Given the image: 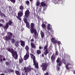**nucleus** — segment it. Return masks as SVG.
I'll use <instances>...</instances> for the list:
<instances>
[{"instance_id":"2f4dec72","label":"nucleus","mask_w":75,"mask_h":75,"mask_svg":"<svg viewBox=\"0 0 75 75\" xmlns=\"http://www.w3.org/2000/svg\"><path fill=\"white\" fill-rule=\"evenodd\" d=\"M11 40L12 41L11 42L12 43H14V42H16V40H15L14 39L12 38Z\"/></svg>"},{"instance_id":"680f3d73","label":"nucleus","mask_w":75,"mask_h":75,"mask_svg":"<svg viewBox=\"0 0 75 75\" xmlns=\"http://www.w3.org/2000/svg\"><path fill=\"white\" fill-rule=\"evenodd\" d=\"M36 75H38V74H36Z\"/></svg>"},{"instance_id":"4c0bfd02","label":"nucleus","mask_w":75,"mask_h":75,"mask_svg":"<svg viewBox=\"0 0 75 75\" xmlns=\"http://www.w3.org/2000/svg\"><path fill=\"white\" fill-rule=\"evenodd\" d=\"M36 4L37 6H39V5L40 4V2L39 1L37 2Z\"/></svg>"},{"instance_id":"0eeeda50","label":"nucleus","mask_w":75,"mask_h":75,"mask_svg":"<svg viewBox=\"0 0 75 75\" xmlns=\"http://www.w3.org/2000/svg\"><path fill=\"white\" fill-rule=\"evenodd\" d=\"M23 15V11H22L21 12H19L18 13V16H16V17L19 20L21 21V17H22Z\"/></svg>"},{"instance_id":"39448f33","label":"nucleus","mask_w":75,"mask_h":75,"mask_svg":"<svg viewBox=\"0 0 75 75\" xmlns=\"http://www.w3.org/2000/svg\"><path fill=\"white\" fill-rule=\"evenodd\" d=\"M24 70H25V72L26 75H28V72L31 71V69L28 67H24L23 68Z\"/></svg>"},{"instance_id":"f03ea898","label":"nucleus","mask_w":75,"mask_h":75,"mask_svg":"<svg viewBox=\"0 0 75 75\" xmlns=\"http://www.w3.org/2000/svg\"><path fill=\"white\" fill-rule=\"evenodd\" d=\"M7 50L11 53V55L15 59H18V54H17V52L16 51H14V50L13 48L11 49L10 48H8Z\"/></svg>"},{"instance_id":"9d476101","label":"nucleus","mask_w":75,"mask_h":75,"mask_svg":"<svg viewBox=\"0 0 75 75\" xmlns=\"http://www.w3.org/2000/svg\"><path fill=\"white\" fill-rule=\"evenodd\" d=\"M28 58H29V53H26V55L24 56L23 57V59L25 61H26L27 59H28Z\"/></svg>"},{"instance_id":"4468645a","label":"nucleus","mask_w":75,"mask_h":75,"mask_svg":"<svg viewBox=\"0 0 75 75\" xmlns=\"http://www.w3.org/2000/svg\"><path fill=\"white\" fill-rule=\"evenodd\" d=\"M71 62H68L67 64L65 66V67L66 68V69L67 70H69L70 69V68H69V66H68L69 65H71Z\"/></svg>"},{"instance_id":"f8f14e48","label":"nucleus","mask_w":75,"mask_h":75,"mask_svg":"<svg viewBox=\"0 0 75 75\" xmlns=\"http://www.w3.org/2000/svg\"><path fill=\"white\" fill-rule=\"evenodd\" d=\"M7 35H8V37L9 38V39H11V38H12V36H13V33L11 32H8Z\"/></svg>"},{"instance_id":"a19ab883","label":"nucleus","mask_w":75,"mask_h":75,"mask_svg":"<svg viewBox=\"0 0 75 75\" xmlns=\"http://www.w3.org/2000/svg\"><path fill=\"white\" fill-rule=\"evenodd\" d=\"M57 44H58V45H59L61 44V42L59 41H58Z\"/></svg>"},{"instance_id":"a18cd8bd","label":"nucleus","mask_w":75,"mask_h":75,"mask_svg":"<svg viewBox=\"0 0 75 75\" xmlns=\"http://www.w3.org/2000/svg\"><path fill=\"white\" fill-rule=\"evenodd\" d=\"M49 75L48 72H46L44 74V75Z\"/></svg>"},{"instance_id":"f257e3e1","label":"nucleus","mask_w":75,"mask_h":75,"mask_svg":"<svg viewBox=\"0 0 75 75\" xmlns=\"http://www.w3.org/2000/svg\"><path fill=\"white\" fill-rule=\"evenodd\" d=\"M25 15L23 16L24 18L23 20L25 23L26 24V27L29 29H30V23L28 22V19H29V16H30V11L28 10H27L25 13Z\"/></svg>"},{"instance_id":"ddd939ff","label":"nucleus","mask_w":75,"mask_h":75,"mask_svg":"<svg viewBox=\"0 0 75 75\" xmlns=\"http://www.w3.org/2000/svg\"><path fill=\"white\" fill-rule=\"evenodd\" d=\"M51 40L52 42H53V43H54L55 44L56 43H57V40H56L55 38H52Z\"/></svg>"},{"instance_id":"aec40b11","label":"nucleus","mask_w":75,"mask_h":75,"mask_svg":"<svg viewBox=\"0 0 75 75\" xmlns=\"http://www.w3.org/2000/svg\"><path fill=\"white\" fill-rule=\"evenodd\" d=\"M3 38L5 40H6V41H9L11 40L9 39L8 37L7 36H6L5 37H4Z\"/></svg>"},{"instance_id":"6e6d98bb","label":"nucleus","mask_w":75,"mask_h":75,"mask_svg":"<svg viewBox=\"0 0 75 75\" xmlns=\"http://www.w3.org/2000/svg\"><path fill=\"white\" fill-rule=\"evenodd\" d=\"M51 30H52V33L53 32H54V30H52V29Z\"/></svg>"},{"instance_id":"0e129e2a","label":"nucleus","mask_w":75,"mask_h":75,"mask_svg":"<svg viewBox=\"0 0 75 75\" xmlns=\"http://www.w3.org/2000/svg\"><path fill=\"white\" fill-rule=\"evenodd\" d=\"M45 30H46V28H45Z\"/></svg>"},{"instance_id":"ea45409f","label":"nucleus","mask_w":75,"mask_h":75,"mask_svg":"<svg viewBox=\"0 0 75 75\" xmlns=\"http://www.w3.org/2000/svg\"><path fill=\"white\" fill-rule=\"evenodd\" d=\"M55 55H58V51H56Z\"/></svg>"},{"instance_id":"bf43d9fd","label":"nucleus","mask_w":75,"mask_h":75,"mask_svg":"<svg viewBox=\"0 0 75 75\" xmlns=\"http://www.w3.org/2000/svg\"><path fill=\"white\" fill-rule=\"evenodd\" d=\"M45 24H47V22H45Z\"/></svg>"},{"instance_id":"49530a36","label":"nucleus","mask_w":75,"mask_h":75,"mask_svg":"<svg viewBox=\"0 0 75 75\" xmlns=\"http://www.w3.org/2000/svg\"><path fill=\"white\" fill-rule=\"evenodd\" d=\"M1 21H2V22H3V23H4V21L3 19H1Z\"/></svg>"},{"instance_id":"a211bd4d","label":"nucleus","mask_w":75,"mask_h":75,"mask_svg":"<svg viewBox=\"0 0 75 75\" xmlns=\"http://www.w3.org/2000/svg\"><path fill=\"white\" fill-rule=\"evenodd\" d=\"M9 27V25L6 23V25L5 26H4L3 25V27H2V28H3L4 29H6V30H7V29Z\"/></svg>"},{"instance_id":"8fccbe9b","label":"nucleus","mask_w":75,"mask_h":75,"mask_svg":"<svg viewBox=\"0 0 75 75\" xmlns=\"http://www.w3.org/2000/svg\"><path fill=\"white\" fill-rule=\"evenodd\" d=\"M42 57H44V54H42Z\"/></svg>"},{"instance_id":"cd10ccee","label":"nucleus","mask_w":75,"mask_h":75,"mask_svg":"<svg viewBox=\"0 0 75 75\" xmlns=\"http://www.w3.org/2000/svg\"><path fill=\"white\" fill-rule=\"evenodd\" d=\"M37 53L38 55H39V54H40L41 53V52L40 50H37Z\"/></svg>"},{"instance_id":"bb28decb","label":"nucleus","mask_w":75,"mask_h":75,"mask_svg":"<svg viewBox=\"0 0 75 75\" xmlns=\"http://www.w3.org/2000/svg\"><path fill=\"white\" fill-rule=\"evenodd\" d=\"M40 4L41 6H42V7H44L46 6L44 2H41L40 3Z\"/></svg>"},{"instance_id":"13d9d810","label":"nucleus","mask_w":75,"mask_h":75,"mask_svg":"<svg viewBox=\"0 0 75 75\" xmlns=\"http://www.w3.org/2000/svg\"><path fill=\"white\" fill-rule=\"evenodd\" d=\"M58 1H61V0H58Z\"/></svg>"},{"instance_id":"f704fd0d","label":"nucleus","mask_w":75,"mask_h":75,"mask_svg":"<svg viewBox=\"0 0 75 75\" xmlns=\"http://www.w3.org/2000/svg\"><path fill=\"white\" fill-rule=\"evenodd\" d=\"M3 57V56L0 54V59H1L0 61V62H2V59H1V58L2 57Z\"/></svg>"},{"instance_id":"c9c22d12","label":"nucleus","mask_w":75,"mask_h":75,"mask_svg":"<svg viewBox=\"0 0 75 75\" xmlns=\"http://www.w3.org/2000/svg\"><path fill=\"white\" fill-rule=\"evenodd\" d=\"M25 3L27 5H29L30 4V2L28 1H25Z\"/></svg>"},{"instance_id":"4be33fe9","label":"nucleus","mask_w":75,"mask_h":75,"mask_svg":"<svg viewBox=\"0 0 75 75\" xmlns=\"http://www.w3.org/2000/svg\"><path fill=\"white\" fill-rule=\"evenodd\" d=\"M31 46L32 48H34L35 49L36 48V46L35 45H34V44L32 42L31 43Z\"/></svg>"},{"instance_id":"473e14b6","label":"nucleus","mask_w":75,"mask_h":75,"mask_svg":"<svg viewBox=\"0 0 75 75\" xmlns=\"http://www.w3.org/2000/svg\"><path fill=\"white\" fill-rule=\"evenodd\" d=\"M46 25H45V24H42V28H46Z\"/></svg>"},{"instance_id":"e433bc0d","label":"nucleus","mask_w":75,"mask_h":75,"mask_svg":"<svg viewBox=\"0 0 75 75\" xmlns=\"http://www.w3.org/2000/svg\"><path fill=\"white\" fill-rule=\"evenodd\" d=\"M3 13L1 11H0V16L1 17H3Z\"/></svg>"},{"instance_id":"6ab92c4d","label":"nucleus","mask_w":75,"mask_h":75,"mask_svg":"<svg viewBox=\"0 0 75 75\" xmlns=\"http://www.w3.org/2000/svg\"><path fill=\"white\" fill-rule=\"evenodd\" d=\"M21 45L22 47H24L25 46V42L23 40H21Z\"/></svg>"},{"instance_id":"dca6fc26","label":"nucleus","mask_w":75,"mask_h":75,"mask_svg":"<svg viewBox=\"0 0 75 75\" xmlns=\"http://www.w3.org/2000/svg\"><path fill=\"white\" fill-rule=\"evenodd\" d=\"M36 62L37 61L35 62H33V65H35L36 68L38 69V62Z\"/></svg>"},{"instance_id":"5701e85b","label":"nucleus","mask_w":75,"mask_h":75,"mask_svg":"<svg viewBox=\"0 0 75 75\" xmlns=\"http://www.w3.org/2000/svg\"><path fill=\"white\" fill-rule=\"evenodd\" d=\"M40 34L41 35V38H42L44 37L45 36V35H44V33L43 32H42V31H40Z\"/></svg>"},{"instance_id":"09e8293b","label":"nucleus","mask_w":75,"mask_h":75,"mask_svg":"<svg viewBox=\"0 0 75 75\" xmlns=\"http://www.w3.org/2000/svg\"><path fill=\"white\" fill-rule=\"evenodd\" d=\"M8 8H9V10H10V9H11V7L10 6H8Z\"/></svg>"},{"instance_id":"a878e982","label":"nucleus","mask_w":75,"mask_h":75,"mask_svg":"<svg viewBox=\"0 0 75 75\" xmlns=\"http://www.w3.org/2000/svg\"><path fill=\"white\" fill-rule=\"evenodd\" d=\"M15 72V74L17 75H21V74L20 73V72L16 70Z\"/></svg>"},{"instance_id":"864d4df0","label":"nucleus","mask_w":75,"mask_h":75,"mask_svg":"<svg viewBox=\"0 0 75 75\" xmlns=\"http://www.w3.org/2000/svg\"><path fill=\"white\" fill-rule=\"evenodd\" d=\"M31 41L32 42L33 41H34V39H31Z\"/></svg>"},{"instance_id":"c756f323","label":"nucleus","mask_w":75,"mask_h":75,"mask_svg":"<svg viewBox=\"0 0 75 75\" xmlns=\"http://www.w3.org/2000/svg\"><path fill=\"white\" fill-rule=\"evenodd\" d=\"M23 58H21V59L19 60V63L21 64L23 62Z\"/></svg>"},{"instance_id":"72a5a7b5","label":"nucleus","mask_w":75,"mask_h":75,"mask_svg":"<svg viewBox=\"0 0 75 75\" xmlns=\"http://www.w3.org/2000/svg\"><path fill=\"white\" fill-rule=\"evenodd\" d=\"M10 1L13 4H14L16 3V0H10Z\"/></svg>"},{"instance_id":"4d7b16f0","label":"nucleus","mask_w":75,"mask_h":75,"mask_svg":"<svg viewBox=\"0 0 75 75\" xmlns=\"http://www.w3.org/2000/svg\"><path fill=\"white\" fill-rule=\"evenodd\" d=\"M73 73L74 74H75V70H74Z\"/></svg>"},{"instance_id":"e2e57ef3","label":"nucleus","mask_w":75,"mask_h":75,"mask_svg":"<svg viewBox=\"0 0 75 75\" xmlns=\"http://www.w3.org/2000/svg\"><path fill=\"white\" fill-rule=\"evenodd\" d=\"M13 37L14 38V36H13Z\"/></svg>"},{"instance_id":"6e6552de","label":"nucleus","mask_w":75,"mask_h":75,"mask_svg":"<svg viewBox=\"0 0 75 75\" xmlns=\"http://www.w3.org/2000/svg\"><path fill=\"white\" fill-rule=\"evenodd\" d=\"M56 62L57 63H59L58 65L59 67L61 66V65L62 64V60H61V59L59 57H58L57 59L56 60Z\"/></svg>"},{"instance_id":"052dcab7","label":"nucleus","mask_w":75,"mask_h":75,"mask_svg":"<svg viewBox=\"0 0 75 75\" xmlns=\"http://www.w3.org/2000/svg\"><path fill=\"white\" fill-rule=\"evenodd\" d=\"M30 0V1H32V0Z\"/></svg>"},{"instance_id":"7ed1b4c3","label":"nucleus","mask_w":75,"mask_h":75,"mask_svg":"<svg viewBox=\"0 0 75 75\" xmlns=\"http://www.w3.org/2000/svg\"><path fill=\"white\" fill-rule=\"evenodd\" d=\"M35 25L34 23H31L30 25V31L31 34L34 33L35 35H36L37 34V31L36 28L34 27Z\"/></svg>"},{"instance_id":"c03bdc74","label":"nucleus","mask_w":75,"mask_h":75,"mask_svg":"<svg viewBox=\"0 0 75 75\" xmlns=\"http://www.w3.org/2000/svg\"><path fill=\"white\" fill-rule=\"evenodd\" d=\"M6 65H9V64H10L9 63V62H6Z\"/></svg>"},{"instance_id":"393cba45","label":"nucleus","mask_w":75,"mask_h":75,"mask_svg":"<svg viewBox=\"0 0 75 75\" xmlns=\"http://www.w3.org/2000/svg\"><path fill=\"white\" fill-rule=\"evenodd\" d=\"M19 9L22 10V11H23L24 10V6L22 5H21V6H19Z\"/></svg>"},{"instance_id":"2eb2a0df","label":"nucleus","mask_w":75,"mask_h":75,"mask_svg":"<svg viewBox=\"0 0 75 75\" xmlns=\"http://www.w3.org/2000/svg\"><path fill=\"white\" fill-rule=\"evenodd\" d=\"M47 29L48 31V33H49V30H51L52 29V27H50V24H48L47 27Z\"/></svg>"},{"instance_id":"412c9836","label":"nucleus","mask_w":75,"mask_h":75,"mask_svg":"<svg viewBox=\"0 0 75 75\" xmlns=\"http://www.w3.org/2000/svg\"><path fill=\"white\" fill-rule=\"evenodd\" d=\"M7 24L8 25H9L11 26L12 24H13V21H11V20H9L8 22H7Z\"/></svg>"},{"instance_id":"1a4fd4ad","label":"nucleus","mask_w":75,"mask_h":75,"mask_svg":"<svg viewBox=\"0 0 75 75\" xmlns=\"http://www.w3.org/2000/svg\"><path fill=\"white\" fill-rule=\"evenodd\" d=\"M30 57L32 59H33V62H36V60H35V57L34 56V55L32 53H30Z\"/></svg>"},{"instance_id":"37998d69","label":"nucleus","mask_w":75,"mask_h":75,"mask_svg":"<svg viewBox=\"0 0 75 75\" xmlns=\"http://www.w3.org/2000/svg\"><path fill=\"white\" fill-rule=\"evenodd\" d=\"M3 27V24L0 23V27Z\"/></svg>"},{"instance_id":"3c124183","label":"nucleus","mask_w":75,"mask_h":75,"mask_svg":"<svg viewBox=\"0 0 75 75\" xmlns=\"http://www.w3.org/2000/svg\"><path fill=\"white\" fill-rule=\"evenodd\" d=\"M39 49H40V50H41V49H42V47H41V46H40L39 47Z\"/></svg>"},{"instance_id":"603ef678","label":"nucleus","mask_w":75,"mask_h":75,"mask_svg":"<svg viewBox=\"0 0 75 75\" xmlns=\"http://www.w3.org/2000/svg\"><path fill=\"white\" fill-rule=\"evenodd\" d=\"M0 75H5V74H4L2 73L1 74H0Z\"/></svg>"},{"instance_id":"58836bf2","label":"nucleus","mask_w":75,"mask_h":75,"mask_svg":"<svg viewBox=\"0 0 75 75\" xmlns=\"http://www.w3.org/2000/svg\"><path fill=\"white\" fill-rule=\"evenodd\" d=\"M57 71H60V67L58 66L57 67Z\"/></svg>"},{"instance_id":"423d86ee","label":"nucleus","mask_w":75,"mask_h":75,"mask_svg":"<svg viewBox=\"0 0 75 75\" xmlns=\"http://www.w3.org/2000/svg\"><path fill=\"white\" fill-rule=\"evenodd\" d=\"M41 67H42V70L44 71H45L46 69H47V64L46 63H42V64Z\"/></svg>"},{"instance_id":"f3484780","label":"nucleus","mask_w":75,"mask_h":75,"mask_svg":"<svg viewBox=\"0 0 75 75\" xmlns=\"http://www.w3.org/2000/svg\"><path fill=\"white\" fill-rule=\"evenodd\" d=\"M25 49L26 51V53H29V50H30V48L28 46L26 45L25 47Z\"/></svg>"},{"instance_id":"b1692460","label":"nucleus","mask_w":75,"mask_h":75,"mask_svg":"<svg viewBox=\"0 0 75 75\" xmlns=\"http://www.w3.org/2000/svg\"><path fill=\"white\" fill-rule=\"evenodd\" d=\"M15 45L16 47H18L19 46V42L18 41H16Z\"/></svg>"},{"instance_id":"5fc2aeb1","label":"nucleus","mask_w":75,"mask_h":75,"mask_svg":"<svg viewBox=\"0 0 75 75\" xmlns=\"http://www.w3.org/2000/svg\"><path fill=\"white\" fill-rule=\"evenodd\" d=\"M6 60V59L5 58H3V61H5Z\"/></svg>"},{"instance_id":"20e7f679","label":"nucleus","mask_w":75,"mask_h":75,"mask_svg":"<svg viewBox=\"0 0 75 75\" xmlns=\"http://www.w3.org/2000/svg\"><path fill=\"white\" fill-rule=\"evenodd\" d=\"M48 44H47L45 45L44 47L43 51H45V52L43 53L46 56L49 53V51L48 50Z\"/></svg>"},{"instance_id":"9b49d317","label":"nucleus","mask_w":75,"mask_h":75,"mask_svg":"<svg viewBox=\"0 0 75 75\" xmlns=\"http://www.w3.org/2000/svg\"><path fill=\"white\" fill-rule=\"evenodd\" d=\"M55 57L54 54H53L51 57V62L53 64L54 63V62H55Z\"/></svg>"},{"instance_id":"de8ad7c7","label":"nucleus","mask_w":75,"mask_h":75,"mask_svg":"<svg viewBox=\"0 0 75 75\" xmlns=\"http://www.w3.org/2000/svg\"><path fill=\"white\" fill-rule=\"evenodd\" d=\"M2 16H4V17H6V15L4 14V13H3V14L2 15Z\"/></svg>"},{"instance_id":"79ce46f5","label":"nucleus","mask_w":75,"mask_h":75,"mask_svg":"<svg viewBox=\"0 0 75 75\" xmlns=\"http://www.w3.org/2000/svg\"><path fill=\"white\" fill-rule=\"evenodd\" d=\"M61 1H62L61 4H63V3H64V2H65V0H61Z\"/></svg>"},{"instance_id":"c85d7f7f","label":"nucleus","mask_w":75,"mask_h":75,"mask_svg":"<svg viewBox=\"0 0 75 75\" xmlns=\"http://www.w3.org/2000/svg\"><path fill=\"white\" fill-rule=\"evenodd\" d=\"M62 61L64 64H65V65L66 64V61L65 60V59L63 58L62 59Z\"/></svg>"},{"instance_id":"7c9ffc66","label":"nucleus","mask_w":75,"mask_h":75,"mask_svg":"<svg viewBox=\"0 0 75 75\" xmlns=\"http://www.w3.org/2000/svg\"><path fill=\"white\" fill-rule=\"evenodd\" d=\"M8 71L9 73H11V72H14V70L13 69H9L8 70Z\"/></svg>"}]
</instances>
